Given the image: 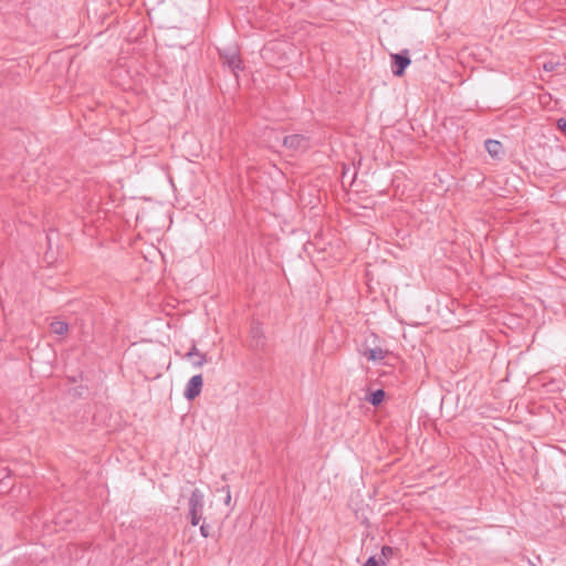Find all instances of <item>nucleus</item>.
<instances>
[{
	"label": "nucleus",
	"mask_w": 566,
	"mask_h": 566,
	"mask_svg": "<svg viewBox=\"0 0 566 566\" xmlns=\"http://www.w3.org/2000/svg\"><path fill=\"white\" fill-rule=\"evenodd\" d=\"M221 491H222V492H226L224 503H226L227 505H229V504H230V501H231L230 488H229L228 485L222 486Z\"/></svg>",
	"instance_id": "nucleus-15"
},
{
	"label": "nucleus",
	"mask_w": 566,
	"mask_h": 566,
	"mask_svg": "<svg viewBox=\"0 0 566 566\" xmlns=\"http://www.w3.org/2000/svg\"><path fill=\"white\" fill-rule=\"evenodd\" d=\"M557 127L566 135V118H559L557 120Z\"/></svg>",
	"instance_id": "nucleus-16"
},
{
	"label": "nucleus",
	"mask_w": 566,
	"mask_h": 566,
	"mask_svg": "<svg viewBox=\"0 0 566 566\" xmlns=\"http://www.w3.org/2000/svg\"><path fill=\"white\" fill-rule=\"evenodd\" d=\"M251 335L253 338V346L255 348H262L265 345V337L263 335L262 328L259 325L252 326Z\"/></svg>",
	"instance_id": "nucleus-8"
},
{
	"label": "nucleus",
	"mask_w": 566,
	"mask_h": 566,
	"mask_svg": "<svg viewBox=\"0 0 566 566\" xmlns=\"http://www.w3.org/2000/svg\"><path fill=\"white\" fill-rule=\"evenodd\" d=\"M282 144L289 150L303 153L310 148V138L302 134H293L285 136Z\"/></svg>",
	"instance_id": "nucleus-4"
},
{
	"label": "nucleus",
	"mask_w": 566,
	"mask_h": 566,
	"mask_svg": "<svg viewBox=\"0 0 566 566\" xmlns=\"http://www.w3.org/2000/svg\"><path fill=\"white\" fill-rule=\"evenodd\" d=\"M384 399H385V391L382 389H377V390L370 392L368 395V397L366 398V400L375 407L379 406L384 401Z\"/></svg>",
	"instance_id": "nucleus-10"
},
{
	"label": "nucleus",
	"mask_w": 566,
	"mask_h": 566,
	"mask_svg": "<svg viewBox=\"0 0 566 566\" xmlns=\"http://www.w3.org/2000/svg\"><path fill=\"white\" fill-rule=\"evenodd\" d=\"M386 354L387 352L380 347L369 348L364 353L367 359L371 361L382 360Z\"/></svg>",
	"instance_id": "nucleus-9"
},
{
	"label": "nucleus",
	"mask_w": 566,
	"mask_h": 566,
	"mask_svg": "<svg viewBox=\"0 0 566 566\" xmlns=\"http://www.w3.org/2000/svg\"><path fill=\"white\" fill-rule=\"evenodd\" d=\"M392 554H394V548H392V547L387 546V545L382 546V548H381V555H382V557H384V558H386V559H387V558H389Z\"/></svg>",
	"instance_id": "nucleus-13"
},
{
	"label": "nucleus",
	"mask_w": 566,
	"mask_h": 566,
	"mask_svg": "<svg viewBox=\"0 0 566 566\" xmlns=\"http://www.w3.org/2000/svg\"><path fill=\"white\" fill-rule=\"evenodd\" d=\"M391 72L395 76H402L411 60L408 50L390 54Z\"/></svg>",
	"instance_id": "nucleus-3"
},
{
	"label": "nucleus",
	"mask_w": 566,
	"mask_h": 566,
	"mask_svg": "<svg viewBox=\"0 0 566 566\" xmlns=\"http://www.w3.org/2000/svg\"><path fill=\"white\" fill-rule=\"evenodd\" d=\"M202 387H203L202 375L198 374V375L192 376L186 385V388L184 391V397L188 401L196 399L201 394Z\"/></svg>",
	"instance_id": "nucleus-5"
},
{
	"label": "nucleus",
	"mask_w": 566,
	"mask_h": 566,
	"mask_svg": "<svg viewBox=\"0 0 566 566\" xmlns=\"http://www.w3.org/2000/svg\"><path fill=\"white\" fill-rule=\"evenodd\" d=\"M363 566H387L385 560H381V564L376 559L375 556H370Z\"/></svg>",
	"instance_id": "nucleus-12"
},
{
	"label": "nucleus",
	"mask_w": 566,
	"mask_h": 566,
	"mask_svg": "<svg viewBox=\"0 0 566 566\" xmlns=\"http://www.w3.org/2000/svg\"><path fill=\"white\" fill-rule=\"evenodd\" d=\"M220 59L229 70L238 76V72L243 70V62L237 49H228L219 52Z\"/></svg>",
	"instance_id": "nucleus-2"
},
{
	"label": "nucleus",
	"mask_w": 566,
	"mask_h": 566,
	"mask_svg": "<svg viewBox=\"0 0 566 566\" xmlns=\"http://www.w3.org/2000/svg\"><path fill=\"white\" fill-rule=\"evenodd\" d=\"M485 149L492 158L499 159L503 155V146L495 139L485 140Z\"/></svg>",
	"instance_id": "nucleus-7"
},
{
	"label": "nucleus",
	"mask_w": 566,
	"mask_h": 566,
	"mask_svg": "<svg viewBox=\"0 0 566 566\" xmlns=\"http://www.w3.org/2000/svg\"><path fill=\"white\" fill-rule=\"evenodd\" d=\"M188 506H189L188 515L190 518V523H191V525L196 526L203 518L202 512H203V506H205V495L199 489H195L191 492V495H190L189 502H188Z\"/></svg>",
	"instance_id": "nucleus-1"
},
{
	"label": "nucleus",
	"mask_w": 566,
	"mask_h": 566,
	"mask_svg": "<svg viewBox=\"0 0 566 566\" xmlns=\"http://www.w3.org/2000/svg\"><path fill=\"white\" fill-rule=\"evenodd\" d=\"M185 359L189 360L195 368H200L207 363L206 354L198 350L193 344L188 353L184 356Z\"/></svg>",
	"instance_id": "nucleus-6"
},
{
	"label": "nucleus",
	"mask_w": 566,
	"mask_h": 566,
	"mask_svg": "<svg viewBox=\"0 0 566 566\" xmlns=\"http://www.w3.org/2000/svg\"><path fill=\"white\" fill-rule=\"evenodd\" d=\"M51 331L57 335H64L69 332V324L63 321H54L51 323Z\"/></svg>",
	"instance_id": "nucleus-11"
},
{
	"label": "nucleus",
	"mask_w": 566,
	"mask_h": 566,
	"mask_svg": "<svg viewBox=\"0 0 566 566\" xmlns=\"http://www.w3.org/2000/svg\"><path fill=\"white\" fill-rule=\"evenodd\" d=\"M209 530H210V526H209V525H207V524H202V525L200 526V534H201L205 538H207V537H209V536H210V531H209Z\"/></svg>",
	"instance_id": "nucleus-14"
},
{
	"label": "nucleus",
	"mask_w": 566,
	"mask_h": 566,
	"mask_svg": "<svg viewBox=\"0 0 566 566\" xmlns=\"http://www.w3.org/2000/svg\"><path fill=\"white\" fill-rule=\"evenodd\" d=\"M544 70H546V71H553V70H554V66H553V64H552V63H545V64H544Z\"/></svg>",
	"instance_id": "nucleus-17"
}]
</instances>
